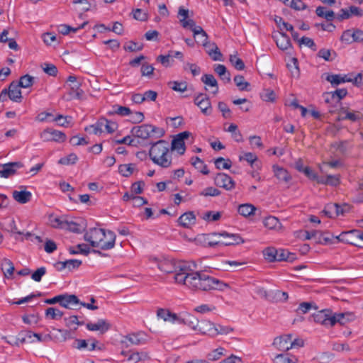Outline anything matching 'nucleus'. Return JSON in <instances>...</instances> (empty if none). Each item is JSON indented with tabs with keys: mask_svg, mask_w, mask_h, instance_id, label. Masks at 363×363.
I'll list each match as a JSON object with an SVG mask.
<instances>
[{
	"mask_svg": "<svg viewBox=\"0 0 363 363\" xmlns=\"http://www.w3.org/2000/svg\"><path fill=\"white\" fill-rule=\"evenodd\" d=\"M180 272L177 273L174 277L178 284H182L189 289L194 290L209 291L222 290L228 285L223 281L210 277L204 272H191L186 267H180Z\"/></svg>",
	"mask_w": 363,
	"mask_h": 363,
	"instance_id": "obj_1",
	"label": "nucleus"
},
{
	"mask_svg": "<svg viewBox=\"0 0 363 363\" xmlns=\"http://www.w3.org/2000/svg\"><path fill=\"white\" fill-rule=\"evenodd\" d=\"M116 236L111 230L102 228H90L84 234V240L89 242L93 247L102 250H108L114 247Z\"/></svg>",
	"mask_w": 363,
	"mask_h": 363,
	"instance_id": "obj_2",
	"label": "nucleus"
},
{
	"mask_svg": "<svg viewBox=\"0 0 363 363\" xmlns=\"http://www.w3.org/2000/svg\"><path fill=\"white\" fill-rule=\"evenodd\" d=\"M149 155L155 164L163 168H167L172 164L169 145L165 140H160L154 143L150 150Z\"/></svg>",
	"mask_w": 363,
	"mask_h": 363,
	"instance_id": "obj_3",
	"label": "nucleus"
},
{
	"mask_svg": "<svg viewBox=\"0 0 363 363\" xmlns=\"http://www.w3.org/2000/svg\"><path fill=\"white\" fill-rule=\"evenodd\" d=\"M132 134L139 138L147 139L150 137L161 138L164 134V130L150 124H143L134 126L131 130Z\"/></svg>",
	"mask_w": 363,
	"mask_h": 363,
	"instance_id": "obj_4",
	"label": "nucleus"
},
{
	"mask_svg": "<svg viewBox=\"0 0 363 363\" xmlns=\"http://www.w3.org/2000/svg\"><path fill=\"white\" fill-rule=\"evenodd\" d=\"M117 128L118 125L116 123L108 121L105 118H101L96 123L86 126L84 130L89 133L100 135L105 131L108 133H112Z\"/></svg>",
	"mask_w": 363,
	"mask_h": 363,
	"instance_id": "obj_5",
	"label": "nucleus"
},
{
	"mask_svg": "<svg viewBox=\"0 0 363 363\" xmlns=\"http://www.w3.org/2000/svg\"><path fill=\"white\" fill-rule=\"evenodd\" d=\"M65 86L68 91L66 95V100L82 99L84 96V91L80 88L81 83L77 81V77L74 75L68 77Z\"/></svg>",
	"mask_w": 363,
	"mask_h": 363,
	"instance_id": "obj_6",
	"label": "nucleus"
},
{
	"mask_svg": "<svg viewBox=\"0 0 363 363\" xmlns=\"http://www.w3.org/2000/svg\"><path fill=\"white\" fill-rule=\"evenodd\" d=\"M9 99L13 102L20 103L23 96L19 85L12 82L7 89H4L0 93V102H4Z\"/></svg>",
	"mask_w": 363,
	"mask_h": 363,
	"instance_id": "obj_7",
	"label": "nucleus"
},
{
	"mask_svg": "<svg viewBox=\"0 0 363 363\" xmlns=\"http://www.w3.org/2000/svg\"><path fill=\"white\" fill-rule=\"evenodd\" d=\"M218 237V240L216 241L209 242L210 246L216 245H239L244 242V240L238 234H230L226 232L216 233L215 235Z\"/></svg>",
	"mask_w": 363,
	"mask_h": 363,
	"instance_id": "obj_8",
	"label": "nucleus"
},
{
	"mask_svg": "<svg viewBox=\"0 0 363 363\" xmlns=\"http://www.w3.org/2000/svg\"><path fill=\"white\" fill-rule=\"evenodd\" d=\"M157 268L161 271L167 274L174 273V275L177 273L180 272V267H186L182 264H178L170 259H164L162 260H158L155 259Z\"/></svg>",
	"mask_w": 363,
	"mask_h": 363,
	"instance_id": "obj_9",
	"label": "nucleus"
},
{
	"mask_svg": "<svg viewBox=\"0 0 363 363\" xmlns=\"http://www.w3.org/2000/svg\"><path fill=\"white\" fill-rule=\"evenodd\" d=\"M194 104L201 109L203 114L210 116L212 113V106L208 96L203 93L194 97Z\"/></svg>",
	"mask_w": 363,
	"mask_h": 363,
	"instance_id": "obj_10",
	"label": "nucleus"
},
{
	"mask_svg": "<svg viewBox=\"0 0 363 363\" xmlns=\"http://www.w3.org/2000/svg\"><path fill=\"white\" fill-rule=\"evenodd\" d=\"M40 137L43 141H55L57 143H63L67 138L66 135L63 132L52 128L44 130L40 133Z\"/></svg>",
	"mask_w": 363,
	"mask_h": 363,
	"instance_id": "obj_11",
	"label": "nucleus"
},
{
	"mask_svg": "<svg viewBox=\"0 0 363 363\" xmlns=\"http://www.w3.org/2000/svg\"><path fill=\"white\" fill-rule=\"evenodd\" d=\"M214 184L226 191H231L235 186L234 180L225 173H218L214 177Z\"/></svg>",
	"mask_w": 363,
	"mask_h": 363,
	"instance_id": "obj_12",
	"label": "nucleus"
},
{
	"mask_svg": "<svg viewBox=\"0 0 363 363\" xmlns=\"http://www.w3.org/2000/svg\"><path fill=\"white\" fill-rule=\"evenodd\" d=\"M0 177L2 178H9L15 175L17 170L22 168L23 164L21 162H13L3 164L1 165Z\"/></svg>",
	"mask_w": 363,
	"mask_h": 363,
	"instance_id": "obj_13",
	"label": "nucleus"
},
{
	"mask_svg": "<svg viewBox=\"0 0 363 363\" xmlns=\"http://www.w3.org/2000/svg\"><path fill=\"white\" fill-rule=\"evenodd\" d=\"M355 316L353 313L346 312L340 313H332V319L330 320V327L334 326L336 323L345 325L354 319Z\"/></svg>",
	"mask_w": 363,
	"mask_h": 363,
	"instance_id": "obj_14",
	"label": "nucleus"
},
{
	"mask_svg": "<svg viewBox=\"0 0 363 363\" xmlns=\"http://www.w3.org/2000/svg\"><path fill=\"white\" fill-rule=\"evenodd\" d=\"M313 320L325 326H330V320L332 319V311L330 310L319 311L312 315Z\"/></svg>",
	"mask_w": 363,
	"mask_h": 363,
	"instance_id": "obj_15",
	"label": "nucleus"
},
{
	"mask_svg": "<svg viewBox=\"0 0 363 363\" xmlns=\"http://www.w3.org/2000/svg\"><path fill=\"white\" fill-rule=\"evenodd\" d=\"M292 335L286 334L277 337L274 340L273 345L280 351H287L291 349V340Z\"/></svg>",
	"mask_w": 363,
	"mask_h": 363,
	"instance_id": "obj_16",
	"label": "nucleus"
},
{
	"mask_svg": "<svg viewBox=\"0 0 363 363\" xmlns=\"http://www.w3.org/2000/svg\"><path fill=\"white\" fill-rule=\"evenodd\" d=\"M86 327L90 331H99L104 334L110 329L111 324L106 320L99 319L96 323H88Z\"/></svg>",
	"mask_w": 363,
	"mask_h": 363,
	"instance_id": "obj_17",
	"label": "nucleus"
},
{
	"mask_svg": "<svg viewBox=\"0 0 363 363\" xmlns=\"http://www.w3.org/2000/svg\"><path fill=\"white\" fill-rule=\"evenodd\" d=\"M215 324L211 321L206 319H203L199 321L198 326L196 330L198 333L202 335H207L212 337V334L215 330L214 329Z\"/></svg>",
	"mask_w": 363,
	"mask_h": 363,
	"instance_id": "obj_18",
	"label": "nucleus"
},
{
	"mask_svg": "<svg viewBox=\"0 0 363 363\" xmlns=\"http://www.w3.org/2000/svg\"><path fill=\"white\" fill-rule=\"evenodd\" d=\"M62 298L60 302V306L64 308L72 309L79 303V298L74 294H62Z\"/></svg>",
	"mask_w": 363,
	"mask_h": 363,
	"instance_id": "obj_19",
	"label": "nucleus"
},
{
	"mask_svg": "<svg viewBox=\"0 0 363 363\" xmlns=\"http://www.w3.org/2000/svg\"><path fill=\"white\" fill-rule=\"evenodd\" d=\"M178 222L184 228H189L195 224L196 216L192 211L186 212L179 218Z\"/></svg>",
	"mask_w": 363,
	"mask_h": 363,
	"instance_id": "obj_20",
	"label": "nucleus"
},
{
	"mask_svg": "<svg viewBox=\"0 0 363 363\" xmlns=\"http://www.w3.org/2000/svg\"><path fill=\"white\" fill-rule=\"evenodd\" d=\"M199 321V320L193 315L189 313H185L182 316H179V320L177 323L186 325L196 331Z\"/></svg>",
	"mask_w": 363,
	"mask_h": 363,
	"instance_id": "obj_21",
	"label": "nucleus"
},
{
	"mask_svg": "<svg viewBox=\"0 0 363 363\" xmlns=\"http://www.w3.org/2000/svg\"><path fill=\"white\" fill-rule=\"evenodd\" d=\"M13 198L19 203H26L30 201L32 198L31 192L26 190H15L12 193Z\"/></svg>",
	"mask_w": 363,
	"mask_h": 363,
	"instance_id": "obj_22",
	"label": "nucleus"
},
{
	"mask_svg": "<svg viewBox=\"0 0 363 363\" xmlns=\"http://www.w3.org/2000/svg\"><path fill=\"white\" fill-rule=\"evenodd\" d=\"M276 43L277 47L282 50H286L291 46L289 37L283 32H280L276 37Z\"/></svg>",
	"mask_w": 363,
	"mask_h": 363,
	"instance_id": "obj_23",
	"label": "nucleus"
},
{
	"mask_svg": "<svg viewBox=\"0 0 363 363\" xmlns=\"http://www.w3.org/2000/svg\"><path fill=\"white\" fill-rule=\"evenodd\" d=\"M1 269L4 277L7 279L11 278L15 269L13 262L7 258H4L1 260Z\"/></svg>",
	"mask_w": 363,
	"mask_h": 363,
	"instance_id": "obj_24",
	"label": "nucleus"
},
{
	"mask_svg": "<svg viewBox=\"0 0 363 363\" xmlns=\"http://www.w3.org/2000/svg\"><path fill=\"white\" fill-rule=\"evenodd\" d=\"M326 80L329 82L332 86H337L340 84L345 83V82H352V79L351 78L347 77V75H342V74H328L326 77Z\"/></svg>",
	"mask_w": 363,
	"mask_h": 363,
	"instance_id": "obj_25",
	"label": "nucleus"
},
{
	"mask_svg": "<svg viewBox=\"0 0 363 363\" xmlns=\"http://www.w3.org/2000/svg\"><path fill=\"white\" fill-rule=\"evenodd\" d=\"M273 170L275 177L279 182L287 183L291 180V177L286 169L277 165H274Z\"/></svg>",
	"mask_w": 363,
	"mask_h": 363,
	"instance_id": "obj_26",
	"label": "nucleus"
},
{
	"mask_svg": "<svg viewBox=\"0 0 363 363\" xmlns=\"http://www.w3.org/2000/svg\"><path fill=\"white\" fill-rule=\"evenodd\" d=\"M157 315L164 321H169L172 323H177L179 316L176 313H172L168 310L160 308L157 310Z\"/></svg>",
	"mask_w": 363,
	"mask_h": 363,
	"instance_id": "obj_27",
	"label": "nucleus"
},
{
	"mask_svg": "<svg viewBox=\"0 0 363 363\" xmlns=\"http://www.w3.org/2000/svg\"><path fill=\"white\" fill-rule=\"evenodd\" d=\"M201 81L206 85L214 88V90L212 91L213 94H216L218 92V82L213 74H206L203 75Z\"/></svg>",
	"mask_w": 363,
	"mask_h": 363,
	"instance_id": "obj_28",
	"label": "nucleus"
},
{
	"mask_svg": "<svg viewBox=\"0 0 363 363\" xmlns=\"http://www.w3.org/2000/svg\"><path fill=\"white\" fill-rule=\"evenodd\" d=\"M277 262L286 261L293 262L296 259V255L291 253L287 250L279 249L277 250Z\"/></svg>",
	"mask_w": 363,
	"mask_h": 363,
	"instance_id": "obj_29",
	"label": "nucleus"
},
{
	"mask_svg": "<svg viewBox=\"0 0 363 363\" xmlns=\"http://www.w3.org/2000/svg\"><path fill=\"white\" fill-rule=\"evenodd\" d=\"M191 164L199 172L202 173L203 174L207 175L209 173L207 165L203 162L198 157H194L191 158Z\"/></svg>",
	"mask_w": 363,
	"mask_h": 363,
	"instance_id": "obj_30",
	"label": "nucleus"
},
{
	"mask_svg": "<svg viewBox=\"0 0 363 363\" xmlns=\"http://www.w3.org/2000/svg\"><path fill=\"white\" fill-rule=\"evenodd\" d=\"M264 226L270 230H277L281 228V223L279 219L274 216H268L264 220Z\"/></svg>",
	"mask_w": 363,
	"mask_h": 363,
	"instance_id": "obj_31",
	"label": "nucleus"
},
{
	"mask_svg": "<svg viewBox=\"0 0 363 363\" xmlns=\"http://www.w3.org/2000/svg\"><path fill=\"white\" fill-rule=\"evenodd\" d=\"M315 13L318 16L325 18L328 21H331L335 18V13L330 10L327 11L323 6L317 7Z\"/></svg>",
	"mask_w": 363,
	"mask_h": 363,
	"instance_id": "obj_32",
	"label": "nucleus"
},
{
	"mask_svg": "<svg viewBox=\"0 0 363 363\" xmlns=\"http://www.w3.org/2000/svg\"><path fill=\"white\" fill-rule=\"evenodd\" d=\"M263 256L269 262H277V249L272 247H267L263 250Z\"/></svg>",
	"mask_w": 363,
	"mask_h": 363,
	"instance_id": "obj_33",
	"label": "nucleus"
},
{
	"mask_svg": "<svg viewBox=\"0 0 363 363\" xmlns=\"http://www.w3.org/2000/svg\"><path fill=\"white\" fill-rule=\"evenodd\" d=\"M255 210V207L249 203L241 204L238 207V213L244 217H247L254 214Z\"/></svg>",
	"mask_w": 363,
	"mask_h": 363,
	"instance_id": "obj_34",
	"label": "nucleus"
},
{
	"mask_svg": "<svg viewBox=\"0 0 363 363\" xmlns=\"http://www.w3.org/2000/svg\"><path fill=\"white\" fill-rule=\"evenodd\" d=\"M76 247L77 250H75L74 247L69 249V252L71 255L82 254L84 255H88L91 252L90 247L84 243L79 244Z\"/></svg>",
	"mask_w": 363,
	"mask_h": 363,
	"instance_id": "obj_35",
	"label": "nucleus"
},
{
	"mask_svg": "<svg viewBox=\"0 0 363 363\" xmlns=\"http://www.w3.org/2000/svg\"><path fill=\"white\" fill-rule=\"evenodd\" d=\"M298 359L294 357H289L286 354H277L274 359V363H297Z\"/></svg>",
	"mask_w": 363,
	"mask_h": 363,
	"instance_id": "obj_36",
	"label": "nucleus"
},
{
	"mask_svg": "<svg viewBox=\"0 0 363 363\" xmlns=\"http://www.w3.org/2000/svg\"><path fill=\"white\" fill-rule=\"evenodd\" d=\"M86 24H87V22H84L82 25H80L79 26H78L77 28H74V27H72V26H67L65 24H62V25L59 26L58 31L63 35H67L69 33L70 31L75 33L78 30L84 28V27Z\"/></svg>",
	"mask_w": 363,
	"mask_h": 363,
	"instance_id": "obj_37",
	"label": "nucleus"
},
{
	"mask_svg": "<svg viewBox=\"0 0 363 363\" xmlns=\"http://www.w3.org/2000/svg\"><path fill=\"white\" fill-rule=\"evenodd\" d=\"M229 60L232 65L238 70H243L245 69V64L242 59L238 56V53L235 52L233 55H230Z\"/></svg>",
	"mask_w": 363,
	"mask_h": 363,
	"instance_id": "obj_38",
	"label": "nucleus"
},
{
	"mask_svg": "<svg viewBox=\"0 0 363 363\" xmlns=\"http://www.w3.org/2000/svg\"><path fill=\"white\" fill-rule=\"evenodd\" d=\"M49 221L52 227L65 230L67 220L60 217L50 216Z\"/></svg>",
	"mask_w": 363,
	"mask_h": 363,
	"instance_id": "obj_39",
	"label": "nucleus"
},
{
	"mask_svg": "<svg viewBox=\"0 0 363 363\" xmlns=\"http://www.w3.org/2000/svg\"><path fill=\"white\" fill-rule=\"evenodd\" d=\"M221 194V191L218 190V189L213 187V186H208L205 189H203L202 191L199 192V195L203 197H208V196H218Z\"/></svg>",
	"mask_w": 363,
	"mask_h": 363,
	"instance_id": "obj_40",
	"label": "nucleus"
},
{
	"mask_svg": "<svg viewBox=\"0 0 363 363\" xmlns=\"http://www.w3.org/2000/svg\"><path fill=\"white\" fill-rule=\"evenodd\" d=\"M45 315L52 320H60L62 317L63 313L56 308L50 307L46 310Z\"/></svg>",
	"mask_w": 363,
	"mask_h": 363,
	"instance_id": "obj_41",
	"label": "nucleus"
},
{
	"mask_svg": "<svg viewBox=\"0 0 363 363\" xmlns=\"http://www.w3.org/2000/svg\"><path fill=\"white\" fill-rule=\"evenodd\" d=\"M33 82L34 77L28 74H26L20 78L19 82L17 83V84L19 85V87L28 88L33 84Z\"/></svg>",
	"mask_w": 363,
	"mask_h": 363,
	"instance_id": "obj_42",
	"label": "nucleus"
},
{
	"mask_svg": "<svg viewBox=\"0 0 363 363\" xmlns=\"http://www.w3.org/2000/svg\"><path fill=\"white\" fill-rule=\"evenodd\" d=\"M172 149L177 150L179 155H183L185 152L184 141L182 139L174 138L172 142Z\"/></svg>",
	"mask_w": 363,
	"mask_h": 363,
	"instance_id": "obj_43",
	"label": "nucleus"
},
{
	"mask_svg": "<svg viewBox=\"0 0 363 363\" xmlns=\"http://www.w3.org/2000/svg\"><path fill=\"white\" fill-rule=\"evenodd\" d=\"M234 82L240 91H247L250 84L245 80L242 75H237L234 77Z\"/></svg>",
	"mask_w": 363,
	"mask_h": 363,
	"instance_id": "obj_44",
	"label": "nucleus"
},
{
	"mask_svg": "<svg viewBox=\"0 0 363 363\" xmlns=\"http://www.w3.org/2000/svg\"><path fill=\"white\" fill-rule=\"evenodd\" d=\"M213 330H215V331L212 334L213 337L217 336L218 335H227V334L233 332V328L230 326H223V325H220L216 326L215 325Z\"/></svg>",
	"mask_w": 363,
	"mask_h": 363,
	"instance_id": "obj_45",
	"label": "nucleus"
},
{
	"mask_svg": "<svg viewBox=\"0 0 363 363\" xmlns=\"http://www.w3.org/2000/svg\"><path fill=\"white\" fill-rule=\"evenodd\" d=\"M232 162L229 159H225L223 157H218L215 160V165L217 169H228L231 167Z\"/></svg>",
	"mask_w": 363,
	"mask_h": 363,
	"instance_id": "obj_46",
	"label": "nucleus"
},
{
	"mask_svg": "<svg viewBox=\"0 0 363 363\" xmlns=\"http://www.w3.org/2000/svg\"><path fill=\"white\" fill-rule=\"evenodd\" d=\"M225 349L223 347H218L209 352L206 357L208 360L216 361L219 359L222 356L224 355Z\"/></svg>",
	"mask_w": 363,
	"mask_h": 363,
	"instance_id": "obj_47",
	"label": "nucleus"
},
{
	"mask_svg": "<svg viewBox=\"0 0 363 363\" xmlns=\"http://www.w3.org/2000/svg\"><path fill=\"white\" fill-rule=\"evenodd\" d=\"M133 169L134 168L133 164H121L118 167L119 173L123 177H126L130 176L133 174Z\"/></svg>",
	"mask_w": 363,
	"mask_h": 363,
	"instance_id": "obj_48",
	"label": "nucleus"
},
{
	"mask_svg": "<svg viewBox=\"0 0 363 363\" xmlns=\"http://www.w3.org/2000/svg\"><path fill=\"white\" fill-rule=\"evenodd\" d=\"M143 334L140 333H133L126 336V339L133 345H140L144 342Z\"/></svg>",
	"mask_w": 363,
	"mask_h": 363,
	"instance_id": "obj_49",
	"label": "nucleus"
},
{
	"mask_svg": "<svg viewBox=\"0 0 363 363\" xmlns=\"http://www.w3.org/2000/svg\"><path fill=\"white\" fill-rule=\"evenodd\" d=\"M221 217L220 212L207 211L203 213L202 218L208 222H213L218 220Z\"/></svg>",
	"mask_w": 363,
	"mask_h": 363,
	"instance_id": "obj_50",
	"label": "nucleus"
},
{
	"mask_svg": "<svg viewBox=\"0 0 363 363\" xmlns=\"http://www.w3.org/2000/svg\"><path fill=\"white\" fill-rule=\"evenodd\" d=\"M274 21L281 30L293 31V26L285 22L281 17L276 16Z\"/></svg>",
	"mask_w": 363,
	"mask_h": 363,
	"instance_id": "obj_51",
	"label": "nucleus"
},
{
	"mask_svg": "<svg viewBox=\"0 0 363 363\" xmlns=\"http://www.w3.org/2000/svg\"><path fill=\"white\" fill-rule=\"evenodd\" d=\"M65 230H68L73 233H79L82 232V228L81 225L76 222L67 220Z\"/></svg>",
	"mask_w": 363,
	"mask_h": 363,
	"instance_id": "obj_52",
	"label": "nucleus"
},
{
	"mask_svg": "<svg viewBox=\"0 0 363 363\" xmlns=\"http://www.w3.org/2000/svg\"><path fill=\"white\" fill-rule=\"evenodd\" d=\"M77 156L74 154H69L67 157H62L59 160V163L65 165L74 164L77 161Z\"/></svg>",
	"mask_w": 363,
	"mask_h": 363,
	"instance_id": "obj_53",
	"label": "nucleus"
},
{
	"mask_svg": "<svg viewBox=\"0 0 363 363\" xmlns=\"http://www.w3.org/2000/svg\"><path fill=\"white\" fill-rule=\"evenodd\" d=\"M349 234H354L357 238L363 240V233H360L357 230H352L350 232H343L339 236H336L335 238H337L339 240H342V241L347 240L345 237Z\"/></svg>",
	"mask_w": 363,
	"mask_h": 363,
	"instance_id": "obj_54",
	"label": "nucleus"
},
{
	"mask_svg": "<svg viewBox=\"0 0 363 363\" xmlns=\"http://www.w3.org/2000/svg\"><path fill=\"white\" fill-rule=\"evenodd\" d=\"M113 112L119 116H129L131 113V110L126 106H114Z\"/></svg>",
	"mask_w": 363,
	"mask_h": 363,
	"instance_id": "obj_55",
	"label": "nucleus"
},
{
	"mask_svg": "<svg viewBox=\"0 0 363 363\" xmlns=\"http://www.w3.org/2000/svg\"><path fill=\"white\" fill-rule=\"evenodd\" d=\"M240 160H245L253 167L254 164L257 161V157L252 152H245L243 156L240 157Z\"/></svg>",
	"mask_w": 363,
	"mask_h": 363,
	"instance_id": "obj_56",
	"label": "nucleus"
},
{
	"mask_svg": "<svg viewBox=\"0 0 363 363\" xmlns=\"http://www.w3.org/2000/svg\"><path fill=\"white\" fill-rule=\"evenodd\" d=\"M133 18L135 20L145 21L147 20V14L140 9H136L133 11Z\"/></svg>",
	"mask_w": 363,
	"mask_h": 363,
	"instance_id": "obj_57",
	"label": "nucleus"
},
{
	"mask_svg": "<svg viewBox=\"0 0 363 363\" xmlns=\"http://www.w3.org/2000/svg\"><path fill=\"white\" fill-rule=\"evenodd\" d=\"M157 61L160 62L165 67H169L171 62H173L172 55L170 54L167 55H160L157 57Z\"/></svg>",
	"mask_w": 363,
	"mask_h": 363,
	"instance_id": "obj_58",
	"label": "nucleus"
},
{
	"mask_svg": "<svg viewBox=\"0 0 363 363\" xmlns=\"http://www.w3.org/2000/svg\"><path fill=\"white\" fill-rule=\"evenodd\" d=\"M45 274L46 268L44 267H41L32 274L31 278L34 281L39 282L41 281L43 276H44Z\"/></svg>",
	"mask_w": 363,
	"mask_h": 363,
	"instance_id": "obj_59",
	"label": "nucleus"
},
{
	"mask_svg": "<svg viewBox=\"0 0 363 363\" xmlns=\"http://www.w3.org/2000/svg\"><path fill=\"white\" fill-rule=\"evenodd\" d=\"M208 55L213 61H221L223 60V55L218 47H214V50H209Z\"/></svg>",
	"mask_w": 363,
	"mask_h": 363,
	"instance_id": "obj_60",
	"label": "nucleus"
},
{
	"mask_svg": "<svg viewBox=\"0 0 363 363\" xmlns=\"http://www.w3.org/2000/svg\"><path fill=\"white\" fill-rule=\"evenodd\" d=\"M170 84H172L171 88L176 91L184 92L187 89V84L184 82H179L174 81V82H170Z\"/></svg>",
	"mask_w": 363,
	"mask_h": 363,
	"instance_id": "obj_61",
	"label": "nucleus"
},
{
	"mask_svg": "<svg viewBox=\"0 0 363 363\" xmlns=\"http://www.w3.org/2000/svg\"><path fill=\"white\" fill-rule=\"evenodd\" d=\"M275 97V93L271 89H265L261 94V98L265 101H274Z\"/></svg>",
	"mask_w": 363,
	"mask_h": 363,
	"instance_id": "obj_62",
	"label": "nucleus"
},
{
	"mask_svg": "<svg viewBox=\"0 0 363 363\" xmlns=\"http://www.w3.org/2000/svg\"><path fill=\"white\" fill-rule=\"evenodd\" d=\"M43 68L44 72L50 76H56L57 74V69L52 64L45 63Z\"/></svg>",
	"mask_w": 363,
	"mask_h": 363,
	"instance_id": "obj_63",
	"label": "nucleus"
},
{
	"mask_svg": "<svg viewBox=\"0 0 363 363\" xmlns=\"http://www.w3.org/2000/svg\"><path fill=\"white\" fill-rule=\"evenodd\" d=\"M66 262V269H68L69 271H72L74 269H77L82 264V261L79 259H68L65 260Z\"/></svg>",
	"mask_w": 363,
	"mask_h": 363,
	"instance_id": "obj_64",
	"label": "nucleus"
}]
</instances>
